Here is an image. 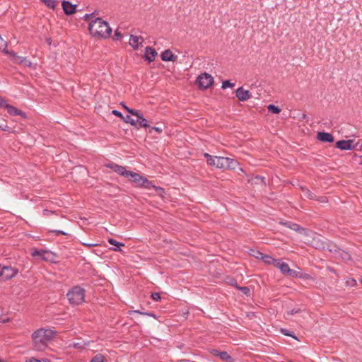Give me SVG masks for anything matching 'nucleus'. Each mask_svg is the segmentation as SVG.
<instances>
[{"label":"nucleus","mask_w":362,"mask_h":362,"mask_svg":"<svg viewBox=\"0 0 362 362\" xmlns=\"http://www.w3.org/2000/svg\"><path fill=\"white\" fill-rule=\"evenodd\" d=\"M55 334L56 332L49 329L40 328L35 331L32 334L33 349L37 351H44Z\"/></svg>","instance_id":"f257e3e1"},{"label":"nucleus","mask_w":362,"mask_h":362,"mask_svg":"<svg viewBox=\"0 0 362 362\" xmlns=\"http://www.w3.org/2000/svg\"><path fill=\"white\" fill-rule=\"evenodd\" d=\"M90 33L93 37L107 38L110 36L112 28L109 24L100 18L92 20L88 25Z\"/></svg>","instance_id":"f03ea898"},{"label":"nucleus","mask_w":362,"mask_h":362,"mask_svg":"<svg viewBox=\"0 0 362 362\" xmlns=\"http://www.w3.org/2000/svg\"><path fill=\"white\" fill-rule=\"evenodd\" d=\"M204 156L206 158V161L209 165L215 166L218 168L235 170L238 165V163L236 160L230 158L213 156L207 153H205Z\"/></svg>","instance_id":"7ed1b4c3"},{"label":"nucleus","mask_w":362,"mask_h":362,"mask_svg":"<svg viewBox=\"0 0 362 362\" xmlns=\"http://www.w3.org/2000/svg\"><path fill=\"white\" fill-rule=\"evenodd\" d=\"M127 177L129 178V181L134 182L136 187H144L147 189H155L158 192L163 191V188L154 186L146 177L136 173L129 171Z\"/></svg>","instance_id":"20e7f679"},{"label":"nucleus","mask_w":362,"mask_h":362,"mask_svg":"<svg viewBox=\"0 0 362 362\" xmlns=\"http://www.w3.org/2000/svg\"><path fill=\"white\" fill-rule=\"evenodd\" d=\"M66 296L71 305H78L84 301L85 290L78 286H76L67 293Z\"/></svg>","instance_id":"39448f33"},{"label":"nucleus","mask_w":362,"mask_h":362,"mask_svg":"<svg viewBox=\"0 0 362 362\" xmlns=\"http://www.w3.org/2000/svg\"><path fill=\"white\" fill-rule=\"evenodd\" d=\"M197 83L200 88L206 89L214 83V78L211 75L204 73L197 77Z\"/></svg>","instance_id":"423d86ee"},{"label":"nucleus","mask_w":362,"mask_h":362,"mask_svg":"<svg viewBox=\"0 0 362 362\" xmlns=\"http://www.w3.org/2000/svg\"><path fill=\"white\" fill-rule=\"evenodd\" d=\"M275 267L280 269L281 272L284 275H286L288 276L291 277H297L298 276V272L290 269L288 264L284 262H282L281 259H278Z\"/></svg>","instance_id":"0eeeda50"},{"label":"nucleus","mask_w":362,"mask_h":362,"mask_svg":"<svg viewBox=\"0 0 362 362\" xmlns=\"http://www.w3.org/2000/svg\"><path fill=\"white\" fill-rule=\"evenodd\" d=\"M18 273V269L11 266L1 267V281H6L13 278Z\"/></svg>","instance_id":"6e6552de"},{"label":"nucleus","mask_w":362,"mask_h":362,"mask_svg":"<svg viewBox=\"0 0 362 362\" xmlns=\"http://www.w3.org/2000/svg\"><path fill=\"white\" fill-rule=\"evenodd\" d=\"M336 147L340 150L354 149L355 148L354 141L352 139L338 141L336 143Z\"/></svg>","instance_id":"1a4fd4ad"},{"label":"nucleus","mask_w":362,"mask_h":362,"mask_svg":"<svg viewBox=\"0 0 362 362\" xmlns=\"http://www.w3.org/2000/svg\"><path fill=\"white\" fill-rule=\"evenodd\" d=\"M235 93L236 97L242 102L246 101L252 98L251 93L247 90H245L243 87L238 88L236 90Z\"/></svg>","instance_id":"9d476101"},{"label":"nucleus","mask_w":362,"mask_h":362,"mask_svg":"<svg viewBox=\"0 0 362 362\" xmlns=\"http://www.w3.org/2000/svg\"><path fill=\"white\" fill-rule=\"evenodd\" d=\"M143 41L144 38L142 37L132 35L129 44L134 49L136 50L141 45Z\"/></svg>","instance_id":"9b49d317"},{"label":"nucleus","mask_w":362,"mask_h":362,"mask_svg":"<svg viewBox=\"0 0 362 362\" xmlns=\"http://www.w3.org/2000/svg\"><path fill=\"white\" fill-rule=\"evenodd\" d=\"M62 5L66 14L71 15L76 12V5L72 4L69 1H64Z\"/></svg>","instance_id":"f8f14e48"},{"label":"nucleus","mask_w":362,"mask_h":362,"mask_svg":"<svg viewBox=\"0 0 362 362\" xmlns=\"http://www.w3.org/2000/svg\"><path fill=\"white\" fill-rule=\"evenodd\" d=\"M157 55V52L155 49L151 47H146L145 49L144 58L149 62H153Z\"/></svg>","instance_id":"ddd939ff"},{"label":"nucleus","mask_w":362,"mask_h":362,"mask_svg":"<svg viewBox=\"0 0 362 362\" xmlns=\"http://www.w3.org/2000/svg\"><path fill=\"white\" fill-rule=\"evenodd\" d=\"M160 57L164 62H175L177 58L170 49L165 50L161 54Z\"/></svg>","instance_id":"4468645a"},{"label":"nucleus","mask_w":362,"mask_h":362,"mask_svg":"<svg viewBox=\"0 0 362 362\" xmlns=\"http://www.w3.org/2000/svg\"><path fill=\"white\" fill-rule=\"evenodd\" d=\"M111 169H112L115 173H117L119 175H122L127 177L128 174V170L125 169L124 166L112 163L108 166Z\"/></svg>","instance_id":"2eb2a0df"},{"label":"nucleus","mask_w":362,"mask_h":362,"mask_svg":"<svg viewBox=\"0 0 362 362\" xmlns=\"http://www.w3.org/2000/svg\"><path fill=\"white\" fill-rule=\"evenodd\" d=\"M317 139L322 142H333L334 136L327 132H318Z\"/></svg>","instance_id":"dca6fc26"},{"label":"nucleus","mask_w":362,"mask_h":362,"mask_svg":"<svg viewBox=\"0 0 362 362\" xmlns=\"http://www.w3.org/2000/svg\"><path fill=\"white\" fill-rule=\"evenodd\" d=\"M258 255H259L257 256V258H261L264 263H266L267 264H272L275 267L276 263L278 259H274L269 255H264L262 252H258Z\"/></svg>","instance_id":"f3484780"},{"label":"nucleus","mask_w":362,"mask_h":362,"mask_svg":"<svg viewBox=\"0 0 362 362\" xmlns=\"http://www.w3.org/2000/svg\"><path fill=\"white\" fill-rule=\"evenodd\" d=\"M135 117H137V120L136 121V126L137 125L139 126L137 128H139V127L146 128V127H149L148 120L143 117L142 113L139 110V115H135Z\"/></svg>","instance_id":"a211bd4d"},{"label":"nucleus","mask_w":362,"mask_h":362,"mask_svg":"<svg viewBox=\"0 0 362 362\" xmlns=\"http://www.w3.org/2000/svg\"><path fill=\"white\" fill-rule=\"evenodd\" d=\"M5 109H6L8 113L10 114L11 115H19L23 117H25V114L21 110L15 107L14 106L7 104Z\"/></svg>","instance_id":"6ab92c4d"},{"label":"nucleus","mask_w":362,"mask_h":362,"mask_svg":"<svg viewBox=\"0 0 362 362\" xmlns=\"http://www.w3.org/2000/svg\"><path fill=\"white\" fill-rule=\"evenodd\" d=\"M32 256L34 257H38L40 259L46 260L47 259V256L49 255V252L46 250H33L31 253Z\"/></svg>","instance_id":"aec40b11"},{"label":"nucleus","mask_w":362,"mask_h":362,"mask_svg":"<svg viewBox=\"0 0 362 362\" xmlns=\"http://www.w3.org/2000/svg\"><path fill=\"white\" fill-rule=\"evenodd\" d=\"M279 223L289 228L290 229H291L293 230L297 231V232L304 230V229L303 228H301L299 225L292 223V222H290V221H285V222L280 221Z\"/></svg>","instance_id":"412c9836"},{"label":"nucleus","mask_w":362,"mask_h":362,"mask_svg":"<svg viewBox=\"0 0 362 362\" xmlns=\"http://www.w3.org/2000/svg\"><path fill=\"white\" fill-rule=\"evenodd\" d=\"M12 62L16 64H23L25 66H30L32 64L26 57L18 55L15 59H12Z\"/></svg>","instance_id":"4be33fe9"},{"label":"nucleus","mask_w":362,"mask_h":362,"mask_svg":"<svg viewBox=\"0 0 362 362\" xmlns=\"http://www.w3.org/2000/svg\"><path fill=\"white\" fill-rule=\"evenodd\" d=\"M214 354L215 356H218L223 361H225L227 362H232L231 356L226 351H218L217 350H214Z\"/></svg>","instance_id":"5701e85b"},{"label":"nucleus","mask_w":362,"mask_h":362,"mask_svg":"<svg viewBox=\"0 0 362 362\" xmlns=\"http://www.w3.org/2000/svg\"><path fill=\"white\" fill-rule=\"evenodd\" d=\"M108 243L112 245H114V246H116L117 248H114L113 250L115 251H122L121 249H119V247H121V246H124V244L123 243H120V242H118L116 240L113 239V238H109L107 240Z\"/></svg>","instance_id":"b1692460"},{"label":"nucleus","mask_w":362,"mask_h":362,"mask_svg":"<svg viewBox=\"0 0 362 362\" xmlns=\"http://www.w3.org/2000/svg\"><path fill=\"white\" fill-rule=\"evenodd\" d=\"M267 110L269 112L273 114H279L281 112V109L274 105H269L267 106Z\"/></svg>","instance_id":"393cba45"},{"label":"nucleus","mask_w":362,"mask_h":362,"mask_svg":"<svg viewBox=\"0 0 362 362\" xmlns=\"http://www.w3.org/2000/svg\"><path fill=\"white\" fill-rule=\"evenodd\" d=\"M123 121L126 123L130 124L132 126H136V120L134 119L130 115H127L123 117Z\"/></svg>","instance_id":"a878e982"},{"label":"nucleus","mask_w":362,"mask_h":362,"mask_svg":"<svg viewBox=\"0 0 362 362\" xmlns=\"http://www.w3.org/2000/svg\"><path fill=\"white\" fill-rule=\"evenodd\" d=\"M303 196L309 199H315L316 197L315 194H314L311 191H310L308 189H303Z\"/></svg>","instance_id":"bb28decb"},{"label":"nucleus","mask_w":362,"mask_h":362,"mask_svg":"<svg viewBox=\"0 0 362 362\" xmlns=\"http://www.w3.org/2000/svg\"><path fill=\"white\" fill-rule=\"evenodd\" d=\"M105 357L103 354H96L90 361V362H104Z\"/></svg>","instance_id":"cd10ccee"},{"label":"nucleus","mask_w":362,"mask_h":362,"mask_svg":"<svg viewBox=\"0 0 362 362\" xmlns=\"http://www.w3.org/2000/svg\"><path fill=\"white\" fill-rule=\"evenodd\" d=\"M42 1L47 7L52 8V9L55 8L56 2L54 0H42Z\"/></svg>","instance_id":"c85d7f7f"},{"label":"nucleus","mask_w":362,"mask_h":362,"mask_svg":"<svg viewBox=\"0 0 362 362\" xmlns=\"http://www.w3.org/2000/svg\"><path fill=\"white\" fill-rule=\"evenodd\" d=\"M124 108L127 110V112L131 114L133 116L139 115V110L129 108V107L123 105Z\"/></svg>","instance_id":"c756f323"},{"label":"nucleus","mask_w":362,"mask_h":362,"mask_svg":"<svg viewBox=\"0 0 362 362\" xmlns=\"http://www.w3.org/2000/svg\"><path fill=\"white\" fill-rule=\"evenodd\" d=\"M235 86V83H231L230 81L227 80V81H224L223 83H222V86L221 88L223 89H226L227 88H233Z\"/></svg>","instance_id":"7c9ffc66"},{"label":"nucleus","mask_w":362,"mask_h":362,"mask_svg":"<svg viewBox=\"0 0 362 362\" xmlns=\"http://www.w3.org/2000/svg\"><path fill=\"white\" fill-rule=\"evenodd\" d=\"M2 52H3L4 53H5V54H8L9 56H11V59H15V58L18 56V55H17V54H16L15 52L8 50V49H6V48H4V49H2Z\"/></svg>","instance_id":"2f4dec72"},{"label":"nucleus","mask_w":362,"mask_h":362,"mask_svg":"<svg viewBox=\"0 0 362 362\" xmlns=\"http://www.w3.org/2000/svg\"><path fill=\"white\" fill-rule=\"evenodd\" d=\"M339 253L341 256L342 259L344 260H349L351 259V256L348 252L339 250Z\"/></svg>","instance_id":"473e14b6"},{"label":"nucleus","mask_w":362,"mask_h":362,"mask_svg":"<svg viewBox=\"0 0 362 362\" xmlns=\"http://www.w3.org/2000/svg\"><path fill=\"white\" fill-rule=\"evenodd\" d=\"M238 289H240L244 294L246 296H250V290L248 287L244 286V287H240L237 286Z\"/></svg>","instance_id":"72a5a7b5"},{"label":"nucleus","mask_w":362,"mask_h":362,"mask_svg":"<svg viewBox=\"0 0 362 362\" xmlns=\"http://www.w3.org/2000/svg\"><path fill=\"white\" fill-rule=\"evenodd\" d=\"M6 47H7L6 42L0 35V50H2L3 49L6 48Z\"/></svg>","instance_id":"f704fd0d"},{"label":"nucleus","mask_w":362,"mask_h":362,"mask_svg":"<svg viewBox=\"0 0 362 362\" xmlns=\"http://www.w3.org/2000/svg\"><path fill=\"white\" fill-rule=\"evenodd\" d=\"M7 104L6 99L0 96V107L6 108Z\"/></svg>","instance_id":"c9c22d12"},{"label":"nucleus","mask_w":362,"mask_h":362,"mask_svg":"<svg viewBox=\"0 0 362 362\" xmlns=\"http://www.w3.org/2000/svg\"><path fill=\"white\" fill-rule=\"evenodd\" d=\"M151 298L155 301H158L160 299V295L159 293H153L151 294Z\"/></svg>","instance_id":"e433bc0d"},{"label":"nucleus","mask_w":362,"mask_h":362,"mask_svg":"<svg viewBox=\"0 0 362 362\" xmlns=\"http://www.w3.org/2000/svg\"><path fill=\"white\" fill-rule=\"evenodd\" d=\"M50 232L54 233L56 235H67V233L66 232H64L63 230H51Z\"/></svg>","instance_id":"4c0bfd02"},{"label":"nucleus","mask_w":362,"mask_h":362,"mask_svg":"<svg viewBox=\"0 0 362 362\" xmlns=\"http://www.w3.org/2000/svg\"><path fill=\"white\" fill-rule=\"evenodd\" d=\"M53 214H54L53 211H49V210H47V209H44L43 211H42V214H43L44 216H51Z\"/></svg>","instance_id":"58836bf2"},{"label":"nucleus","mask_w":362,"mask_h":362,"mask_svg":"<svg viewBox=\"0 0 362 362\" xmlns=\"http://www.w3.org/2000/svg\"><path fill=\"white\" fill-rule=\"evenodd\" d=\"M27 362H47V360H46V359L39 360V359H36L35 358H30L27 361Z\"/></svg>","instance_id":"ea45409f"},{"label":"nucleus","mask_w":362,"mask_h":362,"mask_svg":"<svg viewBox=\"0 0 362 362\" xmlns=\"http://www.w3.org/2000/svg\"><path fill=\"white\" fill-rule=\"evenodd\" d=\"M112 114L120 117L121 119H123V117H124L123 115L120 112H119L118 110H112Z\"/></svg>","instance_id":"a19ab883"},{"label":"nucleus","mask_w":362,"mask_h":362,"mask_svg":"<svg viewBox=\"0 0 362 362\" xmlns=\"http://www.w3.org/2000/svg\"><path fill=\"white\" fill-rule=\"evenodd\" d=\"M0 130L1 131H4V132H9L10 131V127L8 126H7L6 124H1L0 125Z\"/></svg>","instance_id":"79ce46f5"},{"label":"nucleus","mask_w":362,"mask_h":362,"mask_svg":"<svg viewBox=\"0 0 362 362\" xmlns=\"http://www.w3.org/2000/svg\"><path fill=\"white\" fill-rule=\"evenodd\" d=\"M121 37H122L121 33L118 30H116L115 33V35H114V38L115 40H118L119 38H121Z\"/></svg>","instance_id":"37998d69"},{"label":"nucleus","mask_w":362,"mask_h":362,"mask_svg":"<svg viewBox=\"0 0 362 362\" xmlns=\"http://www.w3.org/2000/svg\"><path fill=\"white\" fill-rule=\"evenodd\" d=\"M151 129H153L154 131H156V132H158L159 134L163 132V128L160 127H153L151 128Z\"/></svg>","instance_id":"c03bdc74"},{"label":"nucleus","mask_w":362,"mask_h":362,"mask_svg":"<svg viewBox=\"0 0 362 362\" xmlns=\"http://www.w3.org/2000/svg\"><path fill=\"white\" fill-rule=\"evenodd\" d=\"M281 332H282L284 334H285V335L291 336V337H294V336H293L291 333L287 332L285 329H281Z\"/></svg>","instance_id":"a18cd8bd"},{"label":"nucleus","mask_w":362,"mask_h":362,"mask_svg":"<svg viewBox=\"0 0 362 362\" xmlns=\"http://www.w3.org/2000/svg\"><path fill=\"white\" fill-rule=\"evenodd\" d=\"M298 312V310H291V311H288L287 313L288 315H293L294 313H297Z\"/></svg>","instance_id":"49530a36"},{"label":"nucleus","mask_w":362,"mask_h":362,"mask_svg":"<svg viewBox=\"0 0 362 362\" xmlns=\"http://www.w3.org/2000/svg\"><path fill=\"white\" fill-rule=\"evenodd\" d=\"M135 313H140V314H144V315H149V316H152V317H155V315L153 314H151V313H140L139 311H134Z\"/></svg>","instance_id":"de8ad7c7"},{"label":"nucleus","mask_w":362,"mask_h":362,"mask_svg":"<svg viewBox=\"0 0 362 362\" xmlns=\"http://www.w3.org/2000/svg\"><path fill=\"white\" fill-rule=\"evenodd\" d=\"M93 14H86L84 16H83V19L84 20H88L90 17H92Z\"/></svg>","instance_id":"09e8293b"},{"label":"nucleus","mask_w":362,"mask_h":362,"mask_svg":"<svg viewBox=\"0 0 362 362\" xmlns=\"http://www.w3.org/2000/svg\"><path fill=\"white\" fill-rule=\"evenodd\" d=\"M83 245H86V246H88L89 247L97 245V244H93V243H91V244H90V243H83Z\"/></svg>","instance_id":"8fccbe9b"},{"label":"nucleus","mask_w":362,"mask_h":362,"mask_svg":"<svg viewBox=\"0 0 362 362\" xmlns=\"http://www.w3.org/2000/svg\"><path fill=\"white\" fill-rule=\"evenodd\" d=\"M321 202H327V198L326 197H322L321 199L319 200Z\"/></svg>","instance_id":"3c124183"},{"label":"nucleus","mask_w":362,"mask_h":362,"mask_svg":"<svg viewBox=\"0 0 362 362\" xmlns=\"http://www.w3.org/2000/svg\"><path fill=\"white\" fill-rule=\"evenodd\" d=\"M47 42L48 44H50L51 43V40L49 38H47Z\"/></svg>","instance_id":"603ef678"},{"label":"nucleus","mask_w":362,"mask_h":362,"mask_svg":"<svg viewBox=\"0 0 362 362\" xmlns=\"http://www.w3.org/2000/svg\"><path fill=\"white\" fill-rule=\"evenodd\" d=\"M359 150H360V151H362V144H361L360 145V146H359Z\"/></svg>","instance_id":"864d4df0"},{"label":"nucleus","mask_w":362,"mask_h":362,"mask_svg":"<svg viewBox=\"0 0 362 362\" xmlns=\"http://www.w3.org/2000/svg\"><path fill=\"white\" fill-rule=\"evenodd\" d=\"M361 283H362V278H361Z\"/></svg>","instance_id":"5fc2aeb1"},{"label":"nucleus","mask_w":362,"mask_h":362,"mask_svg":"<svg viewBox=\"0 0 362 362\" xmlns=\"http://www.w3.org/2000/svg\"><path fill=\"white\" fill-rule=\"evenodd\" d=\"M0 362H3V361H1L0 360Z\"/></svg>","instance_id":"6e6d98bb"}]
</instances>
